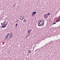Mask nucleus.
I'll return each mask as SVG.
<instances>
[{"label":"nucleus","mask_w":60,"mask_h":60,"mask_svg":"<svg viewBox=\"0 0 60 60\" xmlns=\"http://www.w3.org/2000/svg\"><path fill=\"white\" fill-rule=\"evenodd\" d=\"M39 21H38V26H43L42 24Z\"/></svg>","instance_id":"nucleus-1"},{"label":"nucleus","mask_w":60,"mask_h":60,"mask_svg":"<svg viewBox=\"0 0 60 60\" xmlns=\"http://www.w3.org/2000/svg\"><path fill=\"white\" fill-rule=\"evenodd\" d=\"M44 17L45 19H47L48 18L47 14H46L44 15Z\"/></svg>","instance_id":"nucleus-2"},{"label":"nucleus","mask_w":60,"mask_h":60,"mask_svg":"<svg viewBox=\"0 0 60 60\" xmlns=\"http://www.w3.org/2000/svg\"><path fill=\"white\" fill-rule=\"evenodd\" d=\"M39 21L40 22V23H41V24L43 26V25H44V22H43V20H41Z\"/></svg>","instance_id":"nucleus-3"},{"label":"nucleus","mask_w":60,"mask_h":60,"mask_svg":"<svg viewBox=\"0 0 60 60\" xmlns=\"http://www.w3.org/2000/svg\"><path fill=\"white\" fill-rule=\"evenodd\" d=\"M36 12L34 11L32 13V14H31V15H35V14H36Z\"/></svg>","instance_id":"nucleus-4"},{"label":"nucleus","mask_w":60,"mask_h":60,"mask_svg":"<svg viewBox=\"0 0 60 60\" xmlns=\"http://www.w3.org/2000/svg\"><path fill=\"white\" fill-rule=\"evenodd\" d=\"M24 19V16H21V17H20V19L21 20H22Z\"/></svg>","instance_id":"nucleus-5"},{"label":"nucleus","mask_w":60,"mask_h":60,"mask_svg":"<svg viewBox=\"0 0 60 60\" xmlns=\"http://www.w3.org/2000/svg\"><path fill=\"white\" fill-rule=\"evenodd\" d=\"M31 31H32L31 30H28V34H29V33L31 32Z\"/></svg>","instance_id":"nucleus-6"},{"label":"nucleus","mask_w":60,"mask_h":60,"mask_svg":"<svg viewBox=\"0 0 60 60\" xmlns=\"http://www.w3.org/2000/svg\"><path fill=\"white\" fill-rule=\"evenodd\" d=\"M7 24H8V23H6L5 24V25H4L5 27L7 25Z\"/></svg>","instance_id":"nucleus-7"},{"label":"nucleus","mask_w":60,"mask_h":60,"mask_svg":"<svg viewBox=\"0 0 60 60\" xmlns=\"http://www.w3.org/2000/svg\"><path fill=\"white\" fill-rule=\"evenodd\" d=\"M1 28H4L5 27L4 25H3L2 26H1Z\"/></svg>","instance_id":"nucleus-8"},{"label":"nucleus","mask_w":60,"mask_h":60,"mask_svg":"<svg viewBox=\"0 0 60 60\" xmlns=\"http://www.w3.org/2000/svg\"><path fill=\"white\" fill-rule=\"evenodd\" d=\"M28 54L29 53H30V52H31V50H29L28 51Z\"/></svg>","instance_id":"nucleus-9"},{"label":"nucleus","mask_w":60,"mask_h":60,"mask_svg":"<svg viewBox=\"0 0 60 60\" xmlns=\"http://www.w3.org/2000/svg\"><path fill=\"white\" fill-rule=\"evenodd\" d=\"M45 45L44 46L42 47V48L43 49H45V48H45Z\"/></svg>","instance_id":"nucleus-10"},{"label":"nucleus","mask_w":60,"mask_h":60,"mask_svg":"<svg viewBox=\"0 0 60 60\" xmlns=\"http://www.w3.org/2000/svg\"><path fill=\"white\" fill-rule=\"evenodd\" d=\"M8 36L6 35L5 37V39H7V38H8Z\"/></svg>","instance_id":"nucleus-11"},{"label":"nucleus","mask_w":60,"mask_h":60,"mask_svg":"<svg viewBox=\"0 0 60 60\" xmlns=\"http://www.w3.org/2000/svg\"><path fill=\"white\" fill-rule=\"evenodd\" d=\"M9 37L10 38H11V35H10L9 36Z\"/></svg>","instance_id":"nucleus-12"},{"label":"nucleus","mask_w":60,"mask_h":60,"mask_svg":"<svg viewBox=\"0 0 60 60\" xmlns=\"http://www.w3.org/2000/svg\"><path fill=\"white\" fill-rule=\"evenodd\" d=\"M48 15V16H49V15H50V13H48L47 14V15Z\"/></svg>","instance_id":"nucleus-13"},{"label":"nucleus","mask_w":60,"mask_h":60,"mask_svg":"<svg viewBox=\"0 0 60 60\" xmlns=\"http://www.w3.org/2000/svg\"><path fill=\"white\" fill-rule=\"evenodd\" d=\"M26 20L25 19V20H23V22H26Z\"/></svg>","instance_id":"nucleus-14"},{"label":"nucleus","mask_w":60,"mask_h":60,"mask_svg":"<svg viewBox=\"0 0 60 60\" xmlns=\"http://www.w3.org/2000/svg\"><path fill=\"white\" fill-rule=\"evenodd\" d=\"M6 22L5 21L3 23V24L4 25V24L5 23H6Z\"/></svg>","instance_id":"nucleus-15"},{"label":"nucleus","mask_w":60,"mask_h":60,"mask_svg":"<svg viewBox=\"0 0 60 60\" xmlns=\"http://www.w3.org/2000/svg\"><path fill=\"white\" fill-rule=\"evenodd\" d=\"M47 44H46V45L45 46V47L47 48Z\"/></svg>","instance_id":"nucleus-16"},{"label":"nucleus","mask_w":60,"mask_h":60,"mask_svg":"<svg viewBox=\"0 0 60 60\" xmlns=\"http://www.w3.org/2000/svg\"><path fill=\"white\" fill-rule=\"evenodd\" d=\"M9 35H10V34H8L7 35H6V36H9Z\"/></svg>","instance_id":"nucleus-17"},{"label":"nucleus","mask_w":60,"mask_h":60,"mask_svg":"<svg viewBox=\"0 0 60 60\" xmlns=\"http://www.w3.org/2000/svg\"><path fill=\"white\" fill-rule=\"evenodd\" d=\"M59 20H58V21H56V22H58V21H59Z\"/></svg>","instance_id":"nucleus-18"},{"label":"nucleus","mask_w":60,"mask_h":60,"mask_svg":"<svg viewBox=\"0 0 60 60\" xmlns=\"http://www.w3.org/2000/svg\"><path fill=\"white\" fill-rule=\"evenodd\" d=\"M17 25H18V24H17V23L15 26V27H16L17 26Z\"/></svg>","instance_id":"nucleus-19"},{"label":"nucleus","mask_w":60,"mask_h":60,"mask_svg":"<svg viewBox=\"0 0 60 60\" xmlns=\"http://www.w3.org/2000/svg\"><path fill=\"white\" fill-rule=\"evenodd\" d=\"M56 24V22H55L54 23H53V25H54V24Z\"/></svg>","instance_id":"nucleus-20"},{"label":"nucleus","mask_w":60,"mask_h":60,"mask_svg":"<svg viewBox=\"0 0 60 60\" xmlns=\"http://www.w3.org/2000/svg\"><path fill=\"white\" fill-rule=\"evenodd\" d=\"M1 25H3V23H1Z\"/></svg>","instance_id":"nucleus-21"},{"label":"nucleus","mask_w":60,"mask_h":60,"mask_svg":"<svg viewBox=\"0 0 60 60\" xmlns=\"http://www.w3.org/2000/svg\"><path fill=\"white\" fill-rule=\"evenodd\" d=\"M28 37V36H27L26 37V38H27Z\"/></svg>","instance_id":"nucleus-22"},{"label":"nucleus","mask_w":60,"mask_h":60,"mask_svg":"<svg viewBox=\"0 0 60 60\" xmlns=\"http://www.w3.org/2000/svg\"><path fill=\"white\" fill-rule=\"evenodd\" d=\"M9 52H10V51H8V53H9Z\"/></svg>","instance_id":"nucleus-23"},{"label":"nucleus","mask_w":60,"mask_h":60,"mask_svg":"<svg viewBox=\"0 0 60 60\" xmlns=\"http://www.w3.org/2000/svg\"><path fill=\"white\" fill-rule=\"evenodd\" d=\"M29 54H28L27 55V56H29Z\"/></svg>","instance_id":"nucleus-24"},{"label":"nucleus","mask_w":60,"mask_h":60,"mask_svg":"<svg viewBox=\"0 0 60 60\" xmlns=\"http://www.w3.org/2000/svg\"><path fill=\"white\" fill-rule=\"evenodd\" d=\"M58 19H57L56 20H58Z\"/></svg>","instance_id":"nucleus-25"},{"label":"nucleus","mask_w":60,"mask_h":60,"mask_svg":"<svg viewBox=\"0 0 60 60\" xmlns=\"http://www.w3.org/2000/svg\"><path fill=\"white\" fill-rule=\"evenodd\" d=\"M11 34H12V33H11Z\"/></svg>","instance_id":"nucleus-26"},{"label":"nucleus","mask_w":60,"mask_h":60,"mask_svg":"<svg viewBox=\"0 0 60 60\" xmlns=\"http://www.w3.org/2000/svg\"><path fill=\"white\" fill-rule=\"evenodd\" d=\"M59 20V21H60V20Z\"/></svg>","instance_id":"nucleus-27"}]
</instances>
